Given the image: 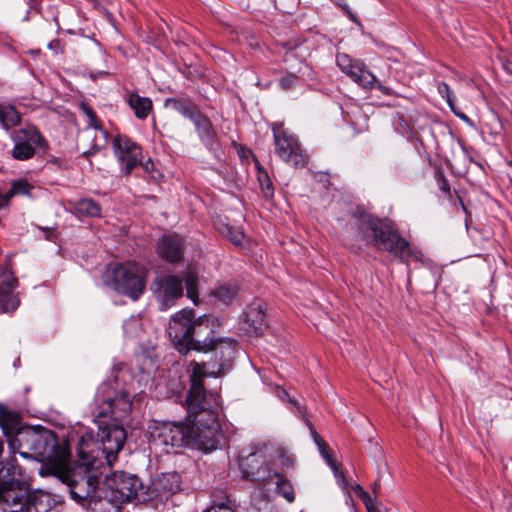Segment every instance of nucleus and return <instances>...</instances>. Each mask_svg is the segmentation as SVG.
Returning <instances> with one entry per match:
<instances>
[{
  "label": "nucleus",
  "mask_w": 512,
  "mask_h": 512,
  "mask_svg": "<svg viewBox=\"0 0 512 512\" xmlns=\"http://www.w3.org/2000/svg\"><path fill=\"white\" fill-rule=\"evenodd\" d=\"M22 469L15 456L9 457L0 468V510L2 512H33Z\"/></svg>",
  "instance_id": "nucleus-6"
},
{
  "label": "nucleus",
  "mask_w": 512,
  "mask_h": 512,
  "mask_svg": "<svg viewBox=\"0 0 512 512\" xmlns=\"http://www.w3.org/2000/svg\"><path fill=\"white\" fill-rule=\"evenodd\" d=\"M297 80V77L293 74L286 75L280 79V86L284 90L290 89L292 86H294L295 82Z\"/></svg>",
  "instance_id": "nucleus-37"
},
{
  "label": "nucleus",
  "mask_w": 512,
  "mask_h": 512,
  "mask_svg": "<svg viewBox=\"0 0 512 512\" xmlns=\"http://www.w3.org/2000/svg\"><path fill=\"white\" fill-rule=\"evenodd\" d=\"M278 478L277 481V491L280 493L288 502H293L295 499V494L293 487L289 482L280 477L278 474L276 475Z\"/></svg>",
  "instance_id": "nucleus-30"
},
{
  "label": "nucleus",
  "mask_w": 512,
  "mask_h": 512,
  "mask_svg": "<svg viewBox=\"0 0 512 512\" xmlns=\"http://www.w3.org/2000/svg\"><path fill=\"white\" fill-rule=\"evenodd\" d=\"M336 63L340 70L348 75L354 82L365 89H371L376 82L375 75L366 69L365 65L352 59L345 53H339L336 56Z\"/></svg>",
  "instance_id": "nucleus-18"
},
{
  "label": "nucleus",
  "mask_w": 512,
  "mask_h": 512,
  "mask_svg": "<svg viewBox=\"0 0 512 512\" xmlns=\"http://www.w3.org/2000/svg\"><path fill=\"white\" fill-rule=\"evenodd\" d=\"M226 235L229 238V240L234 243L235 245H241L244 239V234L242 231L235 229L230 226H226Z\"/></svg>",
  "instance_id": "nucleus-34"
},
{
  "label": "nucleus",
  "mask_w": 512,
  "mask_h": 512,
  "mask_svg": "<svg viewBox=\"0 0 512 512\" xmlns=\"http://www.w3.org/2000/svg\"><path fill=\"white\" fill-rule=\"evenodd\" d=\"M153 292L161 310H168L183 296L182 279L176 275H162L153 282Z\"/></svg>",
  "instance_id": "nucleus-17"
},
{
  "label": "nucleus",
  "mask_w": 512,
  "mask_h": 512,
  "mask_svg": "<svg viewBox=\"0 0 512 512\" xmlns=\"http://www.w3.org/2000/svg\"><path fill=\"white\" fill-rule=\"evenodd\" d=\"M238 294V287L235 284H223L216 287L211 295L223 304H230Z\"/></svg>",
  "instance_id": "nucleus-27"
},
{
  "label": "nucleus",
  "mask_w": 512,
  "mask_h": 512,
  "mask_svg": "<svg viewBox=\"0 0 512 512\" xmlns=\"http://www.w3.org/2000/svg\"><path fill=\"white\" fill-rule=\"evenodd\" d=\"M113 152L125 175L142 163L140 146L127 136L118 134L113 139Z\"/></svg>",
  "instance_id": "nucleus-16"
},
{
  "label": "nucleus",
  "mask_w": 512,
  "mask_h": 512,
  "mask_svg": "<svg viewBox=\"0 0 512 512\" xmlns=\"http://www.w3.org/2000/svg\"><path fill=\"white\" fill-rule=\"evenodd\" d=\"M266 328V304L260 299H255L240 316L238 330L247 337H258Z\"/></svg>",
  "instance_id": "nucleus-15"
},
{
  "label": "nucleus",
  "mask_w": 512,
  "mask_h": 512,
  "mask_svg": "<svg viewBox=\"0 0 512 512\" xmlns=\"http://www.w3.org/2000/svg\"><path fill=\"white\" fill-rule=\"evenodd\" d=\"M142 482L135 475L124 472H115L111 476H106L103 489L104 505L110 510L118 508L119 505L132 500L145 501L147 498L141 497Z\"/></svg>",
  "instance_id": "nucleus-9"
},
{
  "label": "nucleus",
  "mask_w": 512,
  "mask_h": 512,
  "mask_svg": "<svg viewBox=\"0 0 512 512\" xmlns=\"http://www.w3.org/2000/svg\"><path fill=\"white\" fill-rule=\"evenodd\" d=\"M20 120L21 116L14 107L0 109V121L6 128L17 125Z\"/></svg>",
  "instance_id": "nucleus-29"
},
{
  "label": "nucleus",
  "mask_w": 512,
  "mask_h": 512,
  "mask_svg": "<svg viewBox=\"0 0 512 512\" xmlns=\"http://www.w3.org/2000/svg\"><path fill=\"white\" fill-rule=\"evenodd\" d=\"M181 476L176 472L157 475L147 490V499L166 501L181 490Z\"/></svg>",
  "instance_id": "nucleus-19"
},
{
  "label": "nucleus",
  "mask_w": 512,
  "mask_h": 512,
  "mask_svg": "<svg viewBox=\"0 0 512 512\" xmlns=\"http://www.w3.org/2000/svg\"><path fill=\"white\" fill-rule=\"evenodd\" d=\"M278 397L282 400H288L290 403L294 404L297 406L298 410H300V406L298 405V403L294 400H292L290 397H289V394L283 390V389H278Z\"/></svg>",
  "instance_id": "nucleus-41"
},
{
  "label": "nucleus",
  "mask_w": 512,
  "mask_h": 512,
  "mask_svg": "<svg viewBox=\"0 0 512 512\" xmlns=\"http://www.w3.org/2000/svg\"><path fill=\"white\" fill-rule=\"evenodd\" d=\"M164 106L172 108L190 120L199 112L197 105L189 98H168L165 100Z\"/></svg>",
  "instance_id": "nucleus-24"
},
{
  "label": "nucleus",
  "mask_w": 512,
  "mask_h": 512,
  "mask_svg": "<svg viewBox=\"0 0 512 512\" xmlns=\"http://www.w3.org/2000/svg\"><path fill=\"white\" fill-rule=\"evenodd\" d=\"M440 189L444 192V193H449L450 192V186L448 184V181L444 178L441 179V182H440Z\"/></svg>",
  "instance_id": "nucleus-43"
},
{
  "label": "nucleus",
  "mask_w": 512,
  "mask_h": 512,
  "mask_svg": "<svg viewBox=\"0 0 512 512\" xmlns=\"http://www.w3.org/2000/svg\"><path fill=\"white\" fill-rule=\"evenodd\" d=\"M203 512H234V511L227 503L221 502L219 504H213L212 506H210Z\"/></svg>",
  "instance_id": "nucleus-38"
},
{
  "label": "nucleus",
  "mask_w": 512,
  "mask_h": 512,
  "mask_svg": "<svg viewBox=\"0 0 512 512\" xmlns=\"http://www.w3.org/2000/svg\"><path fill=\"white\" fill-rule=\"evenodd\" d=\"M10 198L8 197V192L0 191V209L8 204Z\"/></svg>",
  "instance_id": "nucleus-42"
},
{
  "label": "nucleus",
  "mask_w": 512,
  "mask_h": 512,
  "mask_svg": "<svg viewBox=\"0 0 512 512\" xmlns=\"http://www.w3.org/2000/svg\"><path fill=\"white\" fill-rule=\"evenodd\" d=\"M511 166H512V163H511Z\"/></svg>",
  "instance_id": "nucleus-48"
},
{
  "label": "nucleus",
  "mask_w": 512,
  "mask_h": 512,
  "mask_svg": "<svg viewBox=\"0 0 512 512\" xmlns=\"http://www.w3.org/2000/svg\"><path fill=\"white\" fill-rule=\"evenodd\" d=\"M310 432H311V435L314 439V442L315 444L318 446V448L320 447V445L322 443H324L325 441L321 438V436L317 433V431L314 429L312 423L309 421V420H305Z\"/></svg>",
  "instance_id": "nucleus-39"
},
{
  "label": "nucleus",
  "mask_w": 512,
  "mask_h": 512,
  "mask_svg": "<svg viewBox=\"0 0 512 512\" xmlns=\"http://www.w3.org/2000/svg\"><path fill=\"white\" fill-rule=\"evenodd\" d=\"M47 232H48V234H47L46 238H47L48 240H51V239H52V238H51V235H53V231H49V230H47Z\"/></svg>",
  "instance_id": "nucleus-46"
},
{
  "label": "nucleus",
  "mask_w": 512,
  "mask_h": 512,
  "mask_svg": "<svg viewBox=\"0 0 512 512\" xmlns=\"http://www.w3.org/2000/svg\"><path fill=\"white\" fill-rule=\"evenodd\" d=\"M84 111L89 118V125L85 129L83 137L91 141V146L83 154L86 157L96 154L108 144L109 134L97 122V117L92 108L85 107Z\"/></svg>",
  "instance_id": "nucleus-21"
},
{
  "label": "nucleus",
  "mask_w": 512,
  "mask_h": 512,
  "mask_svg": "<svg viewBox=\"0 0 512 512\" xmlns=\"http://www.w3.org/2000/svg\"><path fill=\"white\" fill-rule=\"evenodd\" d=\"M97 446L91 437L86 440L84 437L77 442V453L80 459V466L64 476L71 498L77 503L93 512H110L105 507L103 490H99V477L106 472L102 468V460L98 456L87 455L88 451L93 452L92 447Z\"/></svg>",
  "instance_id": "nucleus-3"
},
{
  "label": "nucleus",
  "mask_w": 512,
  "mask_h": 512,
  "mask_svg": "<svg viewBox=\"0 0 512 512\" xmlns=\"http://www.w3.org/2000/svg\"><path fill=\"white\" fill-rule=\"evenodd\" d=\"M378 88H379L380 90L384 91V87H383L382 85H380V84H379V85H378Z\"/></svg>",
  "instance_id": "nucleus-47"
},
{
  "label": "nucleus",
  "mask_w": 512,
  "mask_h": 512,
  "mask_svg": "<svg viewBox=\"0 0 512 512\" xmlns=\"http://www.w3.org/2000/svg\"><path fill=\"white\" fill-rule=\"evenodd\" d=\"M191 121L202 143L206 146H213L216 139V132L209 118L199 111Z\"/></svg>",
  "instance_id": "nucleus-23"
},
{
  "label": "nucleus",
  "mask_w": 512,
  "mask_h": 512,
  "mask_svg": "<svg viewBox=\"0 0 512 512\" xmlns=\"http://www.w3.org/2000/svg\"><path fill=\"white\" fill-rule=\"evenodd\" d=\"M31 186L24 180H18L12 183L11 188L7 191L8 197L11 199L14 195L29 194Z\"/></svg>",
  "instance_id": "nucleus-32"
},
{
  "label": "nucleus",
  "mask_w": 512,
  "mask_h": 512,
  "mask_svg": "<svg viewBox=\"0 0 512 512\" xmlns=\"http://www.w3.org/2000/svg\"><path fill=\"white\" fill-rule=\"evenodd\" d=\"M276 155L294 168H304L308 163V155L302 149L298 138L284 129L283 124L272 126Z\"/></svg>",
  "instance_id": "nucleus-10"
},
{
  "label": "nucleus",
  "mask_w": 512,
  "mask_h": 512,
  "mask_svg": "<svg viewBox=\"0 0 512 512\" xmlns=\"http://www.w3.org/2000/svg\"><path fill=\"white\" fill-rule=\"evenodd\" d=\"M17 285L18 280L13 272L0 266V313L13 312L20 305L18 295L13 293Z\"/></svg>",
  "instance_id": "nucleus-20"
},
{
  "label": "nucleus",
  "mask_w": 512,
  "mask_h": 512,
  "mask_svg": "<svg viewBox=\"0 0 512 512\" xmlns=\"http://www.w3.org/2000/svg\"><path fill=\"white\" fill-rule=\"evenodd\" d=\"M11 139L14 143L11 155L15 160H29L37 152H45L48 149L46 139L35 126H27L13 131Z\"/></svg>",
  "instance_id": "nucleus-11"
},
{
  "label": "nucleus",
  "mask_w": 512,
  "mask_h": 512,
  "mask_svg": "<svg viewBox=\"0 0 512 512\" xmlns=\"http://www.w3.org/2000/svg\"><path fill=\"white\" fill-rule=\"evenodd\" d=\"M149 441L156 446H183L189 436L190 428L183 423L152 421L148 426Z\"/></svg>",
  "instance_id": "nucleus-14"
},
{
  "label": "nucleus",
  "mask_w": 512,
  "mask_h": 512,
  "mask_svg": "<svg viewBox=\"0 0 512 512\" xmlns=\"http://www.w3.org/2000/svg\"><path fill=\"white\" fill-rule=\"evenodd\" d=\"M0 426L9 439L14 452L24 458H35L39 461L49 460L54 452L55 441L48 432H39L33 428L17 429L18 417L14 413L0 410Z\"/></svg>",
  "instance_id": "nucleus-5"
},
{
  "label": "nucleus",
  "mask_w": 512,
  "mask_h": 512,
  "mask_svg": "<svg viewBox=\"0 0 512 512\" xmlns=\"http://www.w3.org/2000/svg\"><path fill=\"white\" fill-rule=\"evenodd\" d=\"M216 322L215 317L208 315L194 319L193 309L185 308L172 316L167 332L178 352L239 350L236 339L216 335L213 330Z\"/></svg>",
  "instance_id": "nucleus-2"
},
{
  "label": "nucleus",
  "mask_w": 512,
  "mask_h": 512,
  "mask_svg": "<svg viewBox=\"0 0 512 512\" xmlns=\"http://www.w3.org/2000/svg\"><path fill=\"white\" fill-rule=\"evenodd\" d=\"M148 269L134 261L108 265L104 283L114 291L138 300L146 288Z\"/></svg>",
  "instance_id": "nucleus-8"
},
{
  "label": "nucleus",
  "mask_w": 512,
  "mask_h": 512,
  "mask_svg": "<svg viewBox=\"0 0 512 512\" xmlns=\"http://www.w3.org/2000/svg\"><path fill=\"white\" fill-rule=\"evenodd\" d=\"M96 408L93 410L95 422L99 427L100 441L94 440L92 435H82L78 442L84 437L97 443L92 447L93 452L88 451L87 455L98 456L102 461V468L110 469L118 459L126 440V431L118 421L127 418L132 409L130 394L123 389L117 388L115 379H108L99 385L95 395Z\"/></svg>",
  "instance_id": "nucleus-1"
},
{
  "label": "nucleus",
  "mask_w": 512,
  "mask_h": 512,
  "mask_svg": "<svg viewBox=\"0 0 512 512\" xmlns=\"http://www.w3.org/2000/svg\"><path fill=\"white\" fill-rule=\"evenodd\" d=\"M192 372L190 375V389L187 395L186 403L192 411L201 407V401L212 402L207 399L204 390L203 380L205 377H221L224 374L223 365L211 363H192Z\"/></svg>",
  "instance_id": "nucleus-12"
},
{
  "label": "nucleus",
  "mask_w": 512,
  "mask_h": 512,
  "mask_svg": "<svg viewBox=\"0 0 512 512\" xmlns=\"http://www.w3.org/2000/svg\"><path fill=\"white\" fill-rule=\"evenodd\" d=\"M239 466L244 478L257 482L271 480L277 475L267 462L264 448L249 447L243 449L239 455Z\"/></svg>",
  "instance_id": "nucleus-13"
},
{
  "label": "nucleus",
  "mask_w": 512,
  "mask_h": 512,
  "mask_svg": "<svg viewBox=\"0 0 512 512\" xmlns=\"http://www.w3.org/2000/svg\"><path fill=\"white\" fill-rule=\"evenodd\" d=\"M258 181L260 183L264 195L266 197H272L274 194V188L265 170L258 169Z\"/></svg>",
  "instance_id": "nucleus-31"
},
{
  "label": "nucleus",
  "mask_w": 512,
  "mask_h": 512,
  "mask_svg": "<svg viewBox=\"0 0 512 512\" xmlns=\"http://www.w3.org/2000/svg\"><path fill=\"white\" fill-rule=\"evenodd\" d=\"M218 432H221L223 435L222 441L230 440L237 433V428L229 422H224L222 424L218 423Z\"/></svg>",
  "instance_id": "nucleus-33"
},
{
  "label": "nucleus",
  "mask_w": 512,
  "mask_h": 512,
  "mask_svg": "<svg viewBox=\"0 0 512 512\" xmlns=\"http://www.w3.org/2000/svg\"><path fill=\"white\" fill-rule=\"evenodd\" d=\"M318 449H319L322 457L329 464V466L336 471L337 470V466H336V463L334 462V460L332 459V457L330 455V449H329V446L327 445V443L326 442L322 443Z\"/></svg>",
  "instance_id": "nucleus-36"
},
{
  "label": "nucleus",
  "mask_w": 512,
  "mask_h": 512,
  "mask_svg": "<svg viewBox=\"0 0 512 512\" xmlns=\"http://www.w3.org/2000/svg\"><path fill=\"white\" fill-rule=\"evenodd\" d=\"M75 209L79 214L88 217H97L101 214L99 204L88 198L79 200L76 203Z\"/></svg>",
  "instance_id": "nucleus-28"
},
{
  "label": "nucleus",
  "mask_w": 512,
  "mask_h": 512,
  "mask_svg": "<svg viewBox=\"0 0 512 512\" xmlns=\"http://www.w3.org/2000/svg\"><path fill=\"white\" fill-rule=\"evenodd\" d=\"M445 100H446L448 106L450 107L451 111L454 113V115L456 117H458L459 119H461L462 121H464L466 123H471L470 118L465 113H463L460 110L456 109L454 94H451V95L447 96V98Z\"/></svg>",
  "instance_id": "nucleus-35"
},
{
  "label": "nucleus",
  "mask_w": 512,
  "mask_h": 512,
  "mask_svg": "<svg viewBox=\"0 0 512 512\" xmlns=\"http://www.w3.org/2000/svg\"><path fill=\"white\" fill-rule=\"evenodd\" d=\"M127 103L139 119H145L152 110V101L148 97H141L136 93H131L128 96Z\"/></svg>",
  "instance_id": "nucleus-25"
},
{
  "label": "nucleus",
  "mask_w": 512,
  "mask_h": 512,
  "mask_svg": "<svg viewBox=\"0 0 512 512\" xmlns=\"http://www.w3.org/2000/svg\"><path fill=\"white\" fill-rule=\"evenodd\" d=\"M357 226L360 238L366 245L378 251H386L402 263L407 264L411 259L423 261L422 252L410 247L389 220L363 215L359 218Z\"/></svg>",
  "instance_id": "nucleus-4"
},
{
  "label": "nucleus",
  "mask_w": 512,
  "mask_h": 512,
  "mask_svg": "<svg viewBox=\"0 0 512 512\" xmlns=\"http://www.w3.org/2000/svg\"><path fill=\"white\" fill-rule=\"evenodd\" d=\"M363 500L365 501L367 510L369 512H373L372 506L370 504L371 499H370L369 495L366 492H363Z\"/></svg>",
  "instance_id": "nucleus-44"
},
{
  "label": "nucleus",
  "mask_w": 512,
  "mask_h": 512,
  "mask_svg": "<svg viewBox=\"0 0 512 512\" xmlns=\"http://www.w3.org/2000/svg\"><path fill=\"white\" fill-rule=\"evenodd\" d=\"M183 279L187 297L196 304L198 302V272L196 268L188 266L183 273Z\"/></svg>",
  "instance_id": "nucleus-26"
},
{
  "label": "nucleus",
  "mask_w": 512,
  "mask_h": 512,
  "mask_svg": "<svg viewBox=\"0 0 512 512\" xmlns=\"http://www.w3.org/2000/svg\"><path fill=\"white\" fill-rule=\"evenodd\" d=\"M439 94L446 99L447 96L453 94L452 90L450 89L449 85L445 82H440L437 86Z\"/></svg>",
  "instance_id": "nucleus-40"
},
{
  "label": "nucleus",
  "mask_w": 512,
  "mask_h": 512,
  "mask_svg": "<svg viewBox=\"0 0 512 512\" xmlns=\"http://www.w3.org/2000/svg\"><path fill=\"white\" fill-rule=\"evenodd\" d=\"M157 253L160 258L170 263H177L182 260L184 254V240L176 234L163 235L157 245Z\"/></svg>",
  "instance_id": "nucleus-22"
},
{
  "label": "nucleus",
  "mask_w": 512,
  "mask_h": 512,
  "mask_svg": "<svg viewBox=\"0 0 512 512\" xmlns=\"http://www.w3.org/2000/svg\"><path fill=\"white\" fill-rule=\"evenodd\" d=\"M210 397L212 403L201 401L198 410L192 411L187 405V412L193 424L189 437H192L195 445L205 452L217 449L223 438L221 432H218V395L211 394Z\"/></svg>",
  "instance_id": "nucleus-7"
},
{
  "label": "nucleus",
  "mask_w": 512,
  "mask_h": 512,
  "mask_svg": "<svg viewBox=\"0 0 512 512\" xmlns=\"http://www.w3.org/2000/svg\"><path fill=\"white\" fill-rule=\"evenodd\" d=\"M56 45H58V41H51V42L48 44V48H49V49H54Z\"/></svg>",
  "instance_id": "nucleus-45"
}]
</instances>
